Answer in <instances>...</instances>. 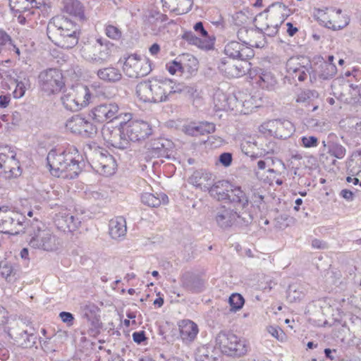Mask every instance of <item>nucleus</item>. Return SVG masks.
<instances>
[{"label":"nucleus","instance_id":"bf43d9fd","mask_svg":"<svg viewBox=\"0 0 361 361\" xmlns=\"http://www.w3.org/2000/svg\"><path fill=\"white\" fill-rule=\"evenodd\" d=\"M89 322H90V324L92 326L91 330L95 333L99 332L100 328H101V322L99 320V316H95L92 317L90 319H87Z\"/></svg>","mask_w":361,"mask_h":361},{"label":"nucleus","instance_id":"49530a36","mask_svg":"<svg viewBox=\"0 0 361 361\" xmlns=\"http://www.w3.org/2000/svg\"><path fill=\"white\" fill-rule=\"evenodd\" d=\"M185 90L182 91L181 93L186 94L189 99L192 101L194 105H199L201 103V97L200 96L199 92L197 90L194 89L192 87L185 86L183 84H181Z\"/></svg>","mask_w":361,"mask_h":361},{"label":"nucleus","instance_id":"a878e982","mask_svg":"<svg viewBox=\"0 0 361 361\" xmlns=\"http://www.w3.org/2000/svg\"><path fill=\"white\" fill-rule=\"evenodd\" d=\"M161 3L164 11L183 14L191 10L193 0H161Z\"/></svg>","mask_w":361,"mask_h":361},{"label":"nucleus","instance_id":"79ce46f5","mask_svg":"<svg viewBox=\"0 0 361 361\" xmlns=\"http://www.w3.org/2000/svg\"><path fill=\"white\" fill-rule=\"evenodd\" d=\"M62 103L64 107L71 111H79V107L77 104L76 97L74 94L73 88L68 90L61 97Z\"/></svg>","mask_w":361,"mask_h":361},{"label":"nucleus","instance_id":"5fc2aeb1","mask_svg":"<svg viewBox=\"0 0 361 361\" xmlns=\"http://www.w3.org/2000/svg\"><path fill=\"white\" fill-rule=\"evenodd\" d=\"M59 317L62 322L66 323L68 326H71L74 323L75 319L71 312H61L59 313Z\"/></svg>","mask_w":361,"mask_h":361},{"label":"nucleus","instance_id":"09e8293b","mask_svg":"<svg viewBox=\"0 0 361 361\" xmlns=\"http://www.w3.org/2000/svg\"><path fill=\"white\" fill-rule=\"evenodd\" d=\"M313 92L310 90L301 92L297 97L296 102L302 104L305 106H310L313 102Z\"/></svg>","mask_w":361,"mask_h":361},{"label":"nucleus","instance_id":"f704fd0d","mask_svg":"<svg viewBox=\"0 0 361 361\" xmlns=\"http://www.w3.org/2000/svg\"><path fill=\"white\" fill-rule=\"evenodd\" d=\"M15 81L16 87L13 92V95L14 98L19 99L23 97L25 95L26 90L30 88L31 82L30 76L27 73L21 71L17 75Z\"/></svg>","mask_w":361,"mask_h":361},{"label":"nucleus","instance_id":"58836bf2","mask_svg":"<svg viewBox=\"0 0 361 361\" xmlns=\"http://www.w3.org/2000/svg\"><path fill=\"white\" fill-rule=\"evenodd\" d=\"M18 272L17 267L7 261L0 262V275L8 282L14 281L16 279Z\"/></svg>","mask_w":361,"mask_h":361},{"label":"nucleus","instance_id":"37998d69","mask_svg":"<svg viewBox=\"0 0 361 361\" xmlns=\"http://www.w3.org/2000/svg\"><path fill=\"white\" fill-rule=\"evenodd\" d=\"M228 303L231 306V311L236 312L240 310L245 303L243 297L239 293H233L229 297Z\"/></svg>","mask_w":361,"mask_h":361},{"label":"nucleus","instance_id":"2f4dec72","mask_svg":"<svg viewBox=\"0 0 361 361\" xmlns=\"http://www.w3.org/2000/svg\"><path fill=\"white\" fill-rule=\"evenodd\" d=\"M140 200L142 204L149 207H158L161 204L166 205L169 203L168 196L163 192L156 194L143 192L140 195Z\"/></svg>","mask_w":361,"mask_h":361},{"label":"nucleus","instance_id":"de8ad7c7","mask_svg":"<svg viewBox=\"0 0 361 361\" xmlns=\"http://www.w3.org/2000/svg\"><path fill=\"white\" fill-rule=\"evenodd\" d=\"M83 316L87 319H90L92 317L97 316L99 312L98 307L94 303L88 302L82 307Z\"/></svg>","mask_w":361,"mask_h":361},{"label":"nucleus","instance_id":"7ed1b4c3","mask_svg":"<svg viewBox=\"0 0 361 361\" xmlns=\"http://www.w3.org/2000/svg\"><path fill=\"white\" fill-rule=\"evenodd\" d=\"M48 37L58 47L68 49L73 48L79 40V26L68 18L58 16L53 17L47 27Z\"/></svg>","mask_w":361,"mask_h":361},{"label":"nucleus","instance_id":"13d9d810","mask_svg":"<svg viewBox=\"0 0 361 361\" xmlns=\"http://www.w3.org/2000/svg\"><path fill=\"white\" fill-rule=\"evenodd\" d=\"M201 135L212 133L215 131V125L209 122L201 123Z\"/></svg>","mask_w":361,"mask_h":361},{"label":"nucleus","instance_id":"39448f33","mask_svg":"<svg viewBox=\"0 0 361 361\" xmlns=\"http://www.w3.org/2000/svg\"><path fill=\"white\" fill-rule=\"evenodd\" d=\"M216 345L221 352L228 356L241 357L248 351V344L242 338L230 331H221L216 337Z\"/></svg>","mask_w":361,"mask_h":361},{"label":"nucleus","instance_id":"9b49d317","mask_svg":"<svg viewBox=\"0 0 361 361\" xmlns=\"http://www.w3.org/2000/svg\"><path fill=\"white\" fill-rule=\"evenodd\" d=\"M119 106L117 103L110 102L101 103L93 107L90 112V117L98 123H110L121 116Z\"/></svg>","mask_w":361,"mask_h":361},{"label":"nucleus","instance_id":"473e14b6","mask_svg":"<svg viewBox=\"0 0 361 361\" xmlns=\"http://www.w3.org/2000/svg\"><path fill=\"white\" fill-rule=\"evenodd\" d=\"M18 214L13 211L5 207L1 232L6 233H17L16 226L21 225L19 219H16Z\"/></svg>","mask_w":361,"mask_h":361},{"label":"nucleus","instance_id":"052dcab7","mask_svg":"<svg viewBox=\"0 0 361 361\" xmlns=\"http://www.w3.org/2000/svg\"><path fill=\"white\" fill-rule=\"evenodd\" d=\"M232 154L228 152L222 153L219 157V161L224 166H229L232 162Z\"/></svg>","mask_w":361,"mask_h":361},{"label":"nucleus","instance_id":"b1692460","mask_svg":"<svg viewBox=\"0 0 361 361\" xmlns=\"http://www.w3.org/2000/svg\"><path fill=\"white\" fill-rule=\"evenodd\" d=\"M180 337L184 343H192L199 333L198 326L190 319H183L178 322Z\"/></svg>","mask_w":361,"mask_h":361},{"label":"nucleus","instance_id":"e433bc0d","mask_svg":"<svg viewBox=\"0 0 361 361\" xmlns=\"http://www.w3.org/2000/svg\"><path fill=\"white\" fill-rule=\"evenodd\" d=\"M77 100L79 111L86 107L90 102L91 92L89 88L82 85L72 87Z\"/></svg>","mask_w":361,"mask_h":361},{"label":"nucleus","instance_id":"ddd939ff","mask_svg":"<svg viewBox=\"0 0 361 361\" xmlns=\"http://www.w3.org/2000/svg\"><path fill=\"white\" fill-rule=\"evenodd\" d=\"M29 245L35 249H39L47 252L57 250L61 246L59 238L52 234L49 230L39 231L37 233L31 238Z\"/></svg>","mask_w":361,"mask_h":361},{"label":"nucleus","instance_id":"774afa93","mask_svg":"<svg viewBox=\"0 0 361 361\" xmlns=\"http://www.w3.org/2000/svg\"><path fill=\"white\" fill-rule=\"evenodd\" d=\"M279 30L278 25H267L266 28H264V33L268 36H274Z\"/></svg>","mask_w":361,"mask_h":361},{"label":"nucleus","instance_id":"6e6552de","mask_svg":"<svg viewBox=\"0 0 361 361\" xmlns=\"http://www.w3.org/2000/svg\"><path fill=\"white\" fill-rule=\"evenodd\" d=\"M152 70L151 61L145 56L136 54L129 55L123 62V71L130 78L145 77Z\"/></svg>","mask_w":361,"mask_h":361},{"label":"nucleus","instance_id":"412c9836","mask_svg":"<svg viewBox=\"0 0 361 361\" xmlns=\"http://www.w3.org/2000/svg\"><path fill=\"white\" fill-rule=\"evenodd\" d=\"M55 224L59 230L64 232H73L80 226V221L66 209H64L56 214Z\"/></svg>","mask_w":361,"mask_h":361},{"label":"nucleus","instance_id":"c756f323","mask_svg":"<svg viewBox=\"0 0 361 361\" xmlns=\"http://www.w3.org/2000/svg\"><path fill=\"white\" fill-rule=\"evenodd\" d=\"M228 201L242 208H245L249 204V198L240 186L230 183Z\"/></svg>","mask_w":361,"mask_h":361},{"label":"nucleus","instance_id":"4468645a","mask_svg":"<svg viewBox=\"0 0 361 361\" xmlns=\"http://www.w3.org/2000/svg\"><path fill=\"white\" fill-rule=\"evenodd\" d=\"M66 130L73 134L85 137H92L97 133L96 126L80 115H74L67 119L65 123Z\"/></svg>","mask_w":361,"mask_h":361},{"label":"nucleus","instance_id":"f8f14e48","mask_svg":"<svg viewBox=\"0 0 361 361\" xmlns=\"http://www.w3.org/2000/svg\"><path fill=\"white\" fill-rule=\"evenodd\" d=\"M306 62L308 64V61L303 57H291L286 62V78L288 80L295 82L304 81L307 75H310V80L313 77L310 73V68L305 65Z\"/></svg>","mask_w":361,"mask_h":361},{"label":"nucleus","instance_id":"69168bd1","mask_svg":"<svg viewBox=\"0 0 361 361\" xmlns=\"http://www.w3.org/2000/svg\"><path fill=\"white\" fill-rule=\"evenodd\" d=\"M340 196L348 202H351L354 199V194L348 189H343L340 192Z\"/></svg>","mask_w":361,"mask_h":361},{"label":"nucleus","instance_id":"4d7b16f0","mask_svg":"<svg viewBox=\"0 0 361 361\" xmlns=\"http://www.w3.org/2000/svg\"><path fill=\"white\" fill-rule=\"evenodd\" d=\"M301 145L305 147H312L316 146V137L303 136L301 137Z\"/></svg>","mask_w":361,"mask_h":361},{"label":"nucleus","instance_id":"4c0bfd02","mask_svg":"<svg viewBox=\"0 0 361 361\" xmlns=\"http://www.w3.org/2000/svg\"><path fill=\"white\" fill-rule=\"evenodd\" d=\"M39 4H42V3L37 0H9V6L13 11L15 17L30 6L39 7Z\"/></svg>","mask_w":361,"mask_h":361},{"label":"nucleus","instance_id":"cd10ccee","mask_svg":"<svg viewBox=\"0 0 361 361\" xmlns=\"http://www.w3.org/2000/svg\"><path fill=\"white\" fill-rule=\"evenodd\" d=\"M196 361H221V356L214 347L209 345L199 346L195 351Z\"/></svg>","mask_w":361,"mask_h":361},{"label":"nucleus","instance_id":"6ab92c4d","mask_svg":"<svg viewBox=\"0 0 361 361\" xmlns=\"http://www.w3.org/2000/svg\"><path fill=\"white\" fill-rule=\"evenodd\" d=\"M235 104V114H250L260 106V99L256 96L239 93Z\"/></svg>","mask_w":361,"mask_h":361},{"label":"nucleus","instance_id":"9d476101","mask_svg":"<svg viewBox=\"0 0 361 361\" xmlns=\"http://www.w3.org/2000/svg\"><path fill=\"white\" fill-rule=\"evenodd\" d=\"M123 134L128 141L137 142L147 139L152 133V129L149 123L144 121L128 120L127 122H121Z\"/></svg>","mask_w":361,"mask_h":361},{"label":"nucleus","instance_id":"3c124183","mask_svg":"<svg viewBox=\"0 0 361 361\" xmlns=\"http://www.w3.org/2000/svg\"><path fill=\"white\" fill-rule=\"evenodd\" d=\"M166 68L171 75L180 74L183 72V67L181 63L175 60L167 63Z\"/></svg>","mask_w":361,"mask_h":361},{"label":"nucleus","instance_id":"8fccbe9b","mask_svg":"<svg viewBox=\"0 0 361 361\" xmlns=\"http://www.w3.org/2000/svg\"><path fill=\"white\" fill-rule=\"evenodd\" d=\"M201 123H191L183 126L185 133L191 136H198L201 135Z\"/></svg>","mask_w":361,"mask_h":361},{"label":"nucleus","instance_id":"dca6fc26","mask_svg":"<svg viewBox=\"0 0 361 361\" xmlns=\"http://www.w3.org/2000/svg\"><path fill=\"white\" fill-rule=\"evenodd\" d=\"M104 140L112 147L121 149L128 148V141L123 134L121 123L119 128L104 126L102 129Z\"/></svg>","mask_w":361,"mask_h":361},{"label":"nucleus","instance_id":"f03ea898","mask_svg":"<svg viewBox=\"0 0 361 361\" xmlns=\"http://www.w3.org/2000/svg\"><path fill=\"white\" fill-rule=\"evenodd\" d=\"M185 90L181 83L169 78H151L140 82L136 86V95L143 102H166L175 94Z\"/></svg>","mask_w":361,"mask_h":361},{"label":"nucleus","instance_id":"a19ab883","mask_svg":"<svg viewBox=\"0 0 361 361\" xmlns=\"http://www.w3.org/2000/svg\"><path fill=\"white\" fill-rule=\"evenodd\" d=\"M347 173L352 176H358L361 172V163L357 152H354L346 162Z\"/></svg>","mask_w":361,"mask_h":361},{"label":"nucleus","instance_id":"0e129e2a","mask_svg":"<svg viewBox=\"0 0 361 361\" xmlns=\"http://www.w3.org/2000/svg\"><path fill=\"white\" fill-rule=\"evenodd\" d=\"M194 30L196 32L199 33L202 37H206L208 35L207 32L204 28L202 22H198L194 25Z\"/></svg>","mask_w":361,"mask_h":361},{"label":"nucleus","instance_id":"72a5a7b5","mask_svg":"<svg viewBox=\"0 0 361 361\" xmlns=\"http://www.w3.org/2000/svg\"><path fill=\"white\" fill-rule=\"evenodd\" d=\"M230 183L225 180L214 182L209 190V195L219 201L227 200Z\"/></svg>","mask_w":361,"mask_h":361},{"label":"nucleus","instance_id":"6e6d98bb","mask_svg":"<svg viewBox=\"0 0 361 361\" xmlns=\"http://www.w3.org/2000/svg\"><path fill=\"white\" fill-rule=\"evenodd\" d=\"M321 25H324L326 27L331 28L334 30H340L344 27L348 25V22L345 21L343 25L338 24V23H332L331 20H328L325 22V20H322Z\"/></svg>","mask_w":361,"mask_h":361},{"label":"nucleus","instance_id":"c85d7f7f","mask_svg":"<svg viewBox=\"0 0 361 361\" xmlns=\"http://www.w3.org/2000/svg\"><path fill=\"white\" fill-rule=\"evenodd\" d=\"M40 6L41 4H39V7L30 6L28 9L19 13V15L16 16L18 22L21 25H27L30 27L35 26L40 16L39 11Z\"/></svg>","mask_w":361,"mask_h":361},{"label":"nucleus","instance_id":"7c9ffc66","mask_svg":"<svg viewBox=\"0 0 361 361\" xmlns=\"http://www.w3.org/2000/svg\"><path fill=\"white\" fill-rule=\"evenodd\" d=\"M109 235L114 239L118 240L123 238L127 232L126 219L123 216H116L109 221Z\"/></svg>","mask_w":361,"mask_h":361},{"label":"nucleus","instance_id":"aec40b11","mask_svg":"<svg viewBox=\"0 0 361 361\" xmlns=\"http://www.w3.org/2000/svg\"><path fill=\"white\" fill-rule=\"evenodd\" d=\"M334 57L333 55L317 56V75L324 80L333 78L337 68L333 63Z\"/></svg>","mask_w":361,"mask_h":361},{"label":"nucleus","instance_id":"a18cd8bd","mask_svg":"<svg viewBox=\"0 0 361 361\" xmlns=\"http://www.w3.org/2000/svg\"><path fill=\"white\" fill-rule=\"evenodd\" d=\"M105 35L113 40H119L122 37V31L121 28L113 24L107 23L104 25Z\"/></svg>","mask_w":361,"mask_h":361},{"label":"nucleus","instance_id":"20e7f679","mask_svg":"<svg viewBox=\"0 0 361 361\" xmlns=\"http://www.w3.org/2000/svg\"><path fill=\"white\" fill-rule=\"evenodd\" d=\"M334 135H329L327 140H323V147L320 149L319 171H326V178H321V183H331L335 178L336 171L338 169L336 159H343L345 155V149L341 145L333 142Z\"/></svg>","mask_w":361,"mask_h":361},{"label":"nucleus","instance_id":"e2e57ef3","mask_svg":"<svg viewBox=\"0 0 361 361\" xmlns=\"http://www.w3.org/2000/svg\"><path fill=\"white\" fill-rule=\"evenodd\" d=\"M8 320V312L2 306L0 305V328L6 324Z\"/></svg>","mask_w":361,"mask_h":361},{"label":"nucleus","instance_id":"1a4fd4ad","mask_svg":"<svg viewBox=\"0 0 361 361\" xmlns=\"http://www.w3.org/2000/svg\"><path fill=\"white\" fill-rule=\"evenodd\" d=\"M0 174L6 178L18 177L21 174L20 163L12 147H0Z\"/></svg>","mask_w":361,"mask_h":361},{"label":"nucleus","instance_id":"f257e3e1","mask_svg":"<svg viewBox=\"0 0 361 361\" xmlns=\"http://www.w3.org/2000/svg\"><path fill=\"white\" fill-rule=\"evenodd\" d=\"M82 156L74 145L52 149L47 160L51 173L58 178H74L81 171Z\"/></svg>","mask_w":361,"mask_h":361},{"label":"nucleus","instance_id":"0eeeda50","mask_svg":"<svg viewBox=\"0 0 361 361\" xmlns=\"http://www.w3.org/2000/svg\"><path fill=\"white\" fill-rule=\"evenodd\" d=\"M111 45L108 40L99 37L94 44H88L82 49V56L92 63H104L111 56Z\"/></svg>","mask_w":361,"mask_h":361},{"label":"nucleus","instance_id":"864d4df0","mask_svg":"<svg viewBox=\"0 0 361 361\" xmlns=\"http://www.w3.org/2000/svg\"><path fill=\"white\" fill-rule=\"evenodd\" d=\"M183 38L191 44L202 47L201 45L202 40L199 37H196L192 32H185L183 35Z\"/></svg>","mask_w":361,"mask_h":361},{"label":"nucleus","instance_id":"ea45409f","mask_svg":"<svg viewBox=\"0 0 361 361\" xmlns=\"http://www.w3.org/2000/svg\"><path fill=\"white\" fill-rule=\"evenodd\" d=\"M64 10L70 15L78 17L80 19H83L85 17L83 7L78 0H67Z\"/></svg>","mask_w":361,"mask_h":361},{"label":"nucleus","instance_id":"5701e85b","mask_svg":"<svg viewBox=\"0 0 361 361\" xmlns=\"http://www.w3.org/2000/svg\"><path fill=\"white\" fill-rule=\"evenodd\" d=\"M214 181L212 173L204 170L195 171L188 180L189 183L203 191H209Z\"/></svg>","mask_w":361,"mask_h":361},{"label":"nucleus","instance_id":"680f3d73","mask_svg":"<svg viewBox=\"0 0 361 361\" xmlns=\"http://www.w3.org/2000/svg\"><path fill=\"white\" fill-rule=\"evenodd\" d=\"M133 339L137 344L142 343L147 339L145 331H140L134 332L133 334Z\"/></svg>","mask_w":361,"mask_h":361},{"label":"nucleus","instance_id":"603ef678","mask_svg":"<svg viewBox=\"0 0 361 361\" xmlns=\"http://www.w3.org/2000/svg\"><path fill=\"white\" fill-rule=\"evenodd\" d=\"M267 331L273 337L279 341H283L285 337L283 330L277 326H270L267 328Z\"/></svg>","mask_w":361,"mask_h":361},{"label":"nucleus","instance_id":"393cba45","mask_svg":"<svg viewBox=\"0 0 361 361\" xmlns=\"http://www.w3.org/2000/svg\"><path fill=\"white\" fill-rule=\"evenodd\" d=\"M284 127H289L290 128L289 133H292L293 128L291 123L289 121L282 122L280 120H270L263 123L259 126V131L264 134L269 135L275 134L276 135L283 137L281 133Z\"/></svg>","mask_w":361,"mask_h":361},{"label":"nucleus","instance_id":"f3484780","mask_svg":"<svg viewBox=\"0 0 361 361\" xmlns=\"http://www.w3.org/2000/svg\"><path fill=\"white\" fill-rule=\"evenodd\" d=\"M237 96L228 94L221 90H216L213 95V104L215 111H233L235 113Z\"/></svg>","mask_w":361,"mask_h":361},{"label":"nucleus","instance_id":"4be33fe9","mask_svg":"<svg viewBox=\"0 0 361 361\" xmlns=\"http://www.w3.org/2000/svg\"><path fill=\"white\" fill-rule=\"evenodd\" d=\"M224 52L230 58L240 60H246L253 55V51L250 48L235 41L228 43Z\"/></svg>","mask_w":361,"mask_h":361},{"label":"nucleus","instance_id":"c03bdc74","mask_svg":"<svg viewBox=\"0 0 361 361\" xmlns=\"http://www.w3.org/2000/svg\"><path fill=\"white\" fill-rule=\"evenodd\" d=\"M8 334L11 338H13L23 348L31 346L30 337L32 336V334H28L27 331L23 330L19 334V336L14 337L13 334L11 332H8Z\"/></svg>","mask_w":361,"mask_h":361},{"label":"nucleus","instance_id":"a211bd4d","mask_svg":"<svg viewBox=\"0 0 361 361\" xmlns=\"http://www.w3.org/2000/svg\"><path fill=\"white\" fill-rule=\"evenodd\" d=\"M249 75L253 82L262 89L269 90L276 84L275 77L267 70L254 68L250 70Z\"/></svg>","mask_w":361,"mask_h":361},{"label":"nucleus","instance_id":"423d86ee","mask_svg":"<svg viewBox=\"0 0 361 361\" xmlns=\"http://www.w3.org/2000/svg\"><path fill=\"white\" fill-rule=\"evenodd\" d=\"M40 90L47 95L56 94L65 87V80L61 71L48 68L39 74Z\"/></svg>","mask_w":361,"mask_h":361},{"label":"nucleus","instance_id":"bb28decb","mask_svg":"<svg viewBox=\"0 0 361 361\" xmlns=\"http://www.w3.org/2000/svg\"><path fill=\"white\" fill-rule=\"evenodd\" d=\"M239 216L234 210L222 207L217 212L216 221L221 228H226L231 227Z\"/></svg>","mask_w":361,"mask_h":361},{"label":"nucleus","instance_id":"2eb2a0df","mask_svg":"<svg viewBox=\"0 0 361 361\" xmlns=\"http://www.w3.org/2000/svg\"><path fill=\"white\" fill-rule=\"evenodd\" d=\"M92 167L97 173L108 176L115 173L116 162L110 154H105L99 151L94 153L92 160Z\"/></svg>","mask_w":361,"mask_h":361},{"label":"nucleus","instance_id":"338daca9","mask_svg":"<svg viewBox=\"0 0 361 361\" xmlns=\"http://www.w3.org/2000/svg\"><path fill=\"white\" fill-rule=\"evenodd\" d=\"M302 293L297 292L296 290L293 291L291 287L289 288L288 292V298L290 301H295L297 299L299 300L302 298Z\"/></svg>","mask_w":361,"mask_h":361},{"label":"nucleus","instance_id":"c9c22d12","mask_svg":"<svg viewBox=\"0 0 361 361\" xmlns=\"http://www.w3.org/2000/svg\"><path fill=\"white\" fill-rule=\"evenodd\" d=\"M97 75L100 80L109 83L118 82L122 78L120 70L114 66L100 68Z\"/></svg>","mask_w":361,"mask_h":361}]
</instances>
